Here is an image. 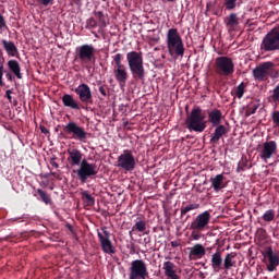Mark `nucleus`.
Listing matches in <instances>:
<instances>
[{"label":"nucleus","instance_id":"obj_1","mask_svg":"<svg viewBox=\"0 0 279 279\" xmlns=\"http://www.w3.org/2000/svg\"><path fill=\"white\" fill-rule=\"evenodd\" d=\"M166 43L169 56L172 58H184V41L178 28H170L166 35Z\"/></svg>","mask_w":279,"mask_h":279},{"label":"nucleus","instance_id":"obj_2","mask_svg":"<svg viewBox=\"0 0 279 279\" xmlns=\"http://www.w3.org/2000/svg\"><path fill=\"white\" fill-rule=\"evenodd\" d=\"M126 61L131 75L134 80H145V65L143 61V52L130 51L126 53Z\"/></svg>","mask_w":279,"mask_h":279},{"label":"nucleus","instance_id":"obj_3","mask_svg":"<svg viewBox=\"0 0 279 279\" xmlns=\"http://www.w3.org/2000/svg\"><path fill=\"white\" fill-rule=\"evenodd\" d=\"M259 49L263 53L279 51V25L263 37Z\"/></svg>","mask_w":279,"mask_h":279},{"label":"nucleus","instance_id":"obj_4","mask_svg":"<svg viewBox=\"0 0 279 279\" xmlns=\"http://www.w3.org/2000/svg\"><path fill=\"white\" fill-rule=\"evenodd\" d=\"M186 128L190 132H204L206 130V117L202 112V108L192 109L186 120Z\"/></svg>","mask_w":279,"mask_h":279},{"label":"nucleus","instance_id":"obj_5","mask_svg":"<svg viewBox=\"0 0 279 279\" xmlns=\"http://www.w3.org/2000/svg\"><path fill=\"white\" fill-rule=\"evenodd\" d=\"M113 75L119 86H125L128 84V66L123 64V54L117 53L112 57Z\"/></svg>","mask_w":279,"mask_h":279},{"label":"nucleus","instance_id":"obj_6","mask_svg":"<svg viewBox=\"0 0 279 279\" xmlns=\"http://www.w3.org/2000/svg\"><path fill=\"white\" fill-rule=\"evenodd\" d=\"M99 173V169L97 168V165L88 162L86 158H84L78 166V169L76 170V175L83 184L85 182H88V178H95Z\"/></svg>","mask_w":279,"mask_h":279},{"label":"nucleus","instance_id":"obj_7","mask_svg":"<svg viewBox=\"0 0 279 279\" xmlns=\"http://www.w3.org/2000/svg\"><path fill=\"white\" fill-rule=\"evenodd\" d=\"M149 270L147 264L143 259H134L129 268V279H147Z\"/></svg>","mask_w":279,"mask_h":279},{"label":"nucleus","instance_id":"obj_8","mask_svg":"<svg viewBox=\"0 0 279 279\" xmlns=\"http://www.w3.org/2000/svg\"><path fill=\"white\" fill-rule=\"evenodd\" d=\"M97 236L104 254H109L110 256H112V254H117V248H114V245L110 240V232L108 231V227H101L100 229H97Z\"/></svg>","mask_w":279,"mask_h":279},{"label":"nucleus","instance_id":"obj_9","mask_svg":"<svg viewBox=\"0 0 279 279\" xmlns=\"http://www.w3.org/2000/svg\"><path fill=\"white\" fill-rule=\"evenodd\" d=\"M216 73L218 75H225L226 77L234 73V61L230 57H217L216 61Z\"/></svg>","mask_w":279,"mask_h":279},{"label":"nucleus","instance_id":"obj_10","mask_svg":"<svg viewBox=\"0 0 279 279\" xmlns=\"http://www.w3.org/2000/svg\"><path fill=\"white\" fill-rule=\"evenodd\" d=\"M117 167L123 171H134V169H136V157H134L132 150H123V153L118 157Z\"/></svg>","mask_w":279,"mask_h":279},{"label":"nucleus","instance_id":"obj_11","mask_svg":"<svg viewBox=\"0 0 279 279\" xmlns=\"http://www.w3.org/2000/svg\"><path fill=\"white\" fill-rule=\"evenodd\" d=\"M65 134H72V138L80 141V143H86L88 133L84 128L80 126L76 122H70L64 126Z\"/></svg>","mask_w":279,"mask_h":279},{"label":"nucleus","instance_id":"obj_12","mask_svg":"<svg viewBox=\"0 0 279 279\" xmlns=\"http://www.w3.org/2000/svg\"><path fill=\"white\" fill-rule=\"evenodd\" d=\"M210 211H203L202 214L197 215L191 222L190 230H196L197 232L206 230V228H208V223H210Z\"/></svg>","mask_w":279,"mask_h":279},{"label":"nucleus","instance_id":"obj_13","mask_svg":"<svg viewBox=\"0 0 279 279\" xmlns=\"http://www.w3.org/2000/svg\"><path fill=\"white\" fill-rule=\"evenodd\" d=\"M278 154V144L276 141L265 142L262 147L259 148V158L264 162L274 158Z\"/></svg>","mask_w":279,"mask_h":279},{"label":"nucleus","instance_id":"obj_14","mask_svg":"<svg viewBox=\"0 0 279 279\" xmlns=\"http://www.w3.org/2000/svg\"><path fill=\"white\" fill-rule=\"evenodd\" d=\"M76 53L78 56V60L84 62V64L88 62H93L95 60V47L93 45H82L76 47Z\"/></svg>","mask_w":279,"mask_h":279},{"label":"nucleus","instance_id":"obj_15","mask_svg":"<svg viewBox=\"0 0 279 279\" xmlns=\"http://www.w3.org/2000/svg\"><path fill=\"white\" fill-rule=\"evenodd\" d=\"M264 258L268 259V264L266 265L267 271L270 274L276 271L279 267V255L278 253L274 252V248L267 247L265 253L263 254Z\"/></svg>","mask_w":279,"mask_h":279},{"label":"nucleus","instance_id":"obj_16","mask_svg":"<svg viewBox=\"0 0 279 279\" xmlns=\"http://www.w3.org/2000/svg\"><path fill=\"white\" fill-rule=\"evenodd\" d=\"M74 93L78 96V99L82 104H93V92L86 83L78 85Z\"/></svg>","mask_w":279,"mask_h":279},{"label":"nucleus","instance_id":"obj_17","mask_svg":"<svg viewBox=\"0 0 279 279\" xmlns=\"http://www.w3.org/2000/svg\"><path fill=\"white\" fill-rule=\"evenodd\" d=\"M274 69V62L267 61L262 63L259 66H256L253 70V77L255 80H258V82H263L267 78V75H269V71Z\"/></svg>","mask_w":279,"mask_h":279},{"label":"nucleus","instance_id":"obj_18","mask_svg":"<svg viewBox=\"0 0 279 279\" xmlns=\"http://www.w3.org/2000/svg\"><path fill=\"white\" fill-rule=\"evenodd\" d=\"M84 158V154L82 150L77 148L68 149V160L71 167H80L82 165V160Z\"/></svg>","mask_w":279,"mask_h":279},{"label":"nucleus","instance_id":"obj_19","mask_svg":"<svg viewBox=\"0 0 279 279\" xmlns=\"http://www.w3.org/2000/svg\"><path fill=\"white\" fill-rule=\"evenodd\" d=\"M162 269L167 279H180V275H178V266L173 262H165Z\"/></svg>","mask_w":279,"mask_h":279},{"label":"nucleus","instance_id":"obj_20","mask_svg":"<svg viewBox=\"0 0 279 279\" xmlns=\"http://www.w3.org/2000/svg\"><path fill=\"white\" fill-rule=\"evenodd\" d=\"M214 128H215L214 133H211L210 135V143L214 145H217V143L221 141V137L226 136V134H228L230 130H228V128H226V125L223 124H218Z\"/></svg>","mask_w":279,"mask_h":279},{"label":"nucleus","instance_id":"obj_21","mask_svg":"<svg viewBox=\"0 0 279 279\" xmlns=\"http://www.w3.org/2000/svg\"><path fill=\"white\" fill-rule=\"evenodd\" d=\"M223 120V113L219 109H213L208 111V121L215 128L216 125H221Z\"/></svg>","mask_w":279,"mask_h":279},{"label":"nucleus","instance_id":"obj_22","mask_svg":"<svg viewBox=\"0 0 279 279\" xmlns=\"http://www.w3.org/2000/svg\"><path fill=\"white\" fill-rule=\"evenodd\" d=\"M225 25L228 32H236L239 29V15H236V13H231L225 19Z\"/></svg>","mask_w":279,"mask_h":279},{"label":"nucleus","instance_id":"obj_23","mask_svg":"<svg viewBox=\"0 0 279 279\" xmlns=\"http://www.w3.org/2000/svg\"><path fill=\"white\" fill-rule=\"evenodd\" d=\"M221 265H223V257L221 256V251H217L211 255V268L215 274L221 271Z\"/></svg>","mask_w":279,"mask_h":279},{"label":"nucleus","instance_id":"obj_24","mask_svg":"<svg viewBox=\"0 0 279 279\" xmlns=\"http://www.w3.org/2000/svg\"><path fill=\"white\" fill-rule=\"evenodd\" d=\"M1 43L3 45L4 51L7 52V56L10 58H15L19 54V48H16L14 41L2 39Z\"/></svg>","mask_w":279,"mask_h":279},{"label":"nucleus","instance_id":"obj_25","mask_svg":"<svg viewBox=\"0 0 279 279\" xmlns=\"http://www.w3.org/2000/svg\"><path fill=\"white\" fill-rule=\"evenodd\" d=\"M61 100L65 108H71V110H80V102H77V100H75L71 94H64Z\"/></svg>","mask_w":279,"mask_h":279},{"label":"nucleus","instance_id":"obj_26","mask_svg":"<svg viewBox=\"0 0 279 279\" xmlns=\"http://www.w3.org/2000/svg\"><path fill=\"white\" fill-rule=\"evenodd\" d=\"M203 258V256H206V248L202 244H195L190 248V258Z\"/></svg>","mask_w":279,"mask_h":279},{"label":"nucleus","instance_id":"obj_27","mask_svg":"<svg viewBox=\"0 0 279 279\" xmlns=\"http://www.w3.org/2000/svg\"><path fill=\"white\" fill-rule=\"evenodd\" d=\"M8 66L10 71L17 77V80H23V74L21 73V64L19 61L12 59L8 61Z\"/></svg>","mask_w":279,"mask_h":279},{"label":"nucleus","instance_id":"obj_28","mask_svg":"<svg viewBox=\"0 0 279 279\" xmlns=\"http://www.w3.org/2000/svg\"><path fill=\"white\" fill-rule=\"evenodd\" d=\"M236 258V253H228L223 259V269L226 271H230L232 267L236 266V262L234 260Z\"/></svg>","mask_w":279,"mask_h":279},{"label":"nucleus","instance_id":"obj_29","mask_svg":"<svg viewBox=\"0 0 279 279\" xmlns=\"http://www.w3.org/2000/svg\"><path fill=\"white\" fill-rule=\"evenodd\" d=\"M211 187L216 193H219L223 189V174H217L210 178Z\"/></svg>","mask_w":279,"mask_h":279},{"label":"nucleus","instance_id":"obj_30","mask_svg":"<svg viewBox=\"0 0 279 279\" xmlns=\"http://www.w3.org/2000/svg\"><path fill=\"white\" fill-rule=\"evenodd\" d=\"M201 207L202 205H199V203H189L187 205L181 207V217H184V215H189V213H191L192 210H197Z\"/></svg>","mask_w":279,"mask_h":279},{"label":"nucleus","instance_id":"obj_31","mask_svg":"<svg viewBox=\"0 0 279 279\" xmlns=\"http://www.w3.org/2000/svg\"><path fill=\"white\" fill-rule=\"evenodd\" d=\"M147 230V223L143 219H137L135 225L132 227V230L130 231V234L132 232H145Z\"/></svg>","mask_w":279,"mask_h":279},{"label":"nucleus","instance_id":"obj_32","mask_svg":"<svg viewBox=\"0 0 279 279\" xmlns=\"http://www.w3.org/2000/svg\"><path fill=\"white\" fill-rule=\"evenodd\" d=\"M262 219L263 221L270 223V221H274V219H276V211L274 209L266 210L262 216Z\"/></svg>","mask_w":279,"mask_h":279},{"label":"nucleus","instance_id":"obj_33","mask_svg":"<svg viewBox=\"0 0 279 279\" xmlns=\"http://www.w3.org/2000/svg\"><path fill=\"white\" fill-rule=\"evenodd\" d=\"M37 193H38L39 197L41 198V201L44 202V204H51V196H49V194H47V192H45L41 189H37Z\"/></svg>","mask_w":279,"mask_h":279},{"label":"nucleus","instance_id":"obj_34","mask_svg":"<svg viewBox=\"0 0 279 279\" xmlns=\"http://www.w3.org/2000/svg\"><path fill=\"white\" fill-rule=\"evenodd\" d=\"M96 19H98L100 27H106L108 25V19L101 11L96 12Z\"/></svg>","mask_w":279,"mask_h":279},{"label":"nucleus","instance_id":"obj_35","mask_svg":"<svg viewBox=\"0 0 279 279\" xmlns=\"http://www.w3.org/2000/svg\"><path fill=\"white\" fill-rule=\"evenodd\" d=\"M243 95H245V84L241 83L235 88V97H238V99H241V98H243Z\"/></svg>","mask_w":279,"mask_h":279},{"label":"nucleus","instance_id":"obj_36","mask_svg":"<svg viewBox=\"0 0 279 279\" xmlns=\"http://www.w3.org/2000/svg\"><path fill=\"white\" fill-rule=\"evenodd\" d=\"M257 110H258V106L257 105L248 106L246 111H245V117H252V114H256Z\"/></svg>","mask_w":279,"mask_h":279},{"label":"nucleus","instance_id":"obj_37","mask_svg":"<svg viewBox=\"0 0 279 279\" xmlns=\"http://www.w3.org/2000/svg\"><path fill=\"white\" fill-rule=\"evenodd\" d=\"M83 197H85L86 203H87L88 206H94L95 205V198L90 194H88V192H86V191L83 192Z\"/></svg>","mask_w":279,"mask_h":279},{"label":"nucleus","instance_id":"obj_38","mask_svg":"<svg viewBox=\"0 0 279 279\" xmlns=\"http://www.w3.org/2000/svg\"><path fill=\"white\" fill-rule=\"evenodd\" d=\"M226 10H234L236 8V0H225Z\"/></svg>","mask_w":279,"mask_h":279},{"label":"nucleus","instance_id":"obj_39","mask_svg":"<svg viewBox=\"0 0 279 279\" xmlns=\"http://www.w3.org/2000/svg\"><path fill=\"white\" fill-rule=\"evenodd\" d=\"M245 169H247V160H242L238 163L236 167V172L241 173L242 171H244Z\"/></svg>","mask_w":279,"mask_h":279},{"label":"nucleus","instance_id":"obj_40","mask_svg":"<svg viewBox=\"0 0 279 279\" xmlns=\"http://www.w3.org/2000/svg\"><path fill=\"white\" fill-rule=\"evenodd\" d=\"M271 119L275 128H279V110L272 112Z\"/></svg>","mask_w":279,"mask_h":279},{"label":"nucleus","instance_id":"obj_41","mask_svg":"<svg viewBox=\"0 0 279 279\" xmlns=\"http://www.w3.org/2000/svg\"><path fill=\"white\" fill-rule=\"evenodd\" d=\"M87 27H90L92 29H95L97 27V21L95 19L90 17L87 20Z\"/></svg>","mask_w":279,"mask_h":279},{"label":"nucleus","instance_id":"obj_42","mask_svg":"<svg viewBox=\"0 0 279 279\" xmlns=\"http://www.w3.org/2000/svg\"><path fill=\"white\" fill-rule=\"evenodd\" d=\"M0 29H8V24L5 23V17L0 14Z\"/></svg>","mask_w":279,"mask_h":279},{"label":"nucleus","instance_id":"obj_43","mask_svg":"<svg viewBox=\"0 0 279 279\" xmlns=\"http://www.w3.org/2000/svg\"><path fill=\"white\" fill-rule=\"evenodd\" d=\"M98 90H99L100 95H102V97H107L108 93L106 92V87L100 86L98 88Z\"/></svg>","mask_w":279,"mask_h":279},{"label":"nucleus","instance_id":"obj_44","mask_svg":"<svg viewBox=\"0 0 279 279\" xmlns=\"http://www.w3.org/2000/svg\"><path fill=\"white\" fill-rule=\"evenodd\" d=\"M5 97L10 102H12V89H8L5 92Z\"/></svg>","mask_w":279,"mask_h":279},{"label":"nucleus","instance_id":"obj_45","mask_svg":"<svg viewBox=\"0 0 279 279\" xmlns=\"http://www.w3.org/2000/svg\"><path fill=\"white\" fill-rule=\"evenodd\" d=\"M50 165L51 167H53V169H58L60 166L58 165V162H56V158H51L50 159Z\"/></svg>","mask_w":279,"mask_h":279},{"label":"nucleus","instance_id":"obj_46","mask_svg":"<svg viewBox=\"0 0 279 279\" xmlns=\"http://www.w3.org/2000/svg\"><path fill=\"white\" fill-rule=\"evenodd\" d=\"M40 3H43L44 5H51V3H53V0H40Z\"/></svg>","mask_w":279,"mask_h":279},{"label":"nucleus","instance_id":"obj_47","mask_svg":"<svg viewBox=\"0 0 279 279\" xmlns=\"http://www.w3.org/2000/svg\"><path fill=\"white\" fill-rule=\"evenodd\" d=\"M171 247H180V242L179 241H172L170 242Z\"/></svg>","mask_w":279,"mask_h":279},{"label":"nucleus","instance_id":"obj_48","mask_svg":"<svg viewBox=\"0 0 279 279\" xmlns=\"http://www.w3.org/2000/svg\"><path fill=\"white\" fill-rule=\"evenodd\" d=\"M40 132H41V134H49L48 129L45 126H40Z\"/></svg>","mask_w":279,"mask_h":279},{"label":"nucleus","instance_id":"obj_49","mask_svg":"<svg viewBox=\"0 0 279 279\" xmlns=\"http://www.w3.org/2000/svg\"><path fill=\"white\" fill-rule=\"evenodd\" d=\"M0 77H3V64L0 65Z\"/></svg>","mask_w":279,"mask_h":279},{"label":"nucleus","instance_id":"obj_50","mask_svg":"<svg viewBox=\"0 0 279 279\" xmlns=\"http://www.w3.org/2000/svg\"><path fill=\"white\" fill-rule=\"evenodd\" d=\"M193 239H194V241H199V235L196 234V235L193 236Z\"/></svg>","mask_w":279,"mask_h":279},{"label":"nucleus","instance_id":"obj_51","mask_svg":"<svg viewBox=\"0 0 279 279\" xmlns=\"http://www.w3.org/2000/svg\"><path fill=\"white\" fill-rule=\"evenodd\" d=\"M7 77H8V80L12 81V74L8 73Z\"/></svg>","mask_w":279,"mask_h":279},{"label":"nucleus","instance_id":"obj_52","mask_svg":"<svg viewBox=\"0 0 279 279\" xmlns=\"http://www.w3.org/2000/svg\"><path fill=\"white\" fill-rule=\"evenodd\" d=\"M0 86H3V76H0Z\"/></svg>","mask_w":279,"mask_h":279},{"label":"nucleus","instance_id":"obj_53","mask_svg":"<svg viewBox=\"0 0 279 279\" xmlns=\"http://www.w3.org/2000/svg\"><path fill=\"white\" fill-rule=\"evenodd\" d=\"M168 3H175V0H167Z\"/></svg>","mask_w":279,"mask_h":279}]
</instances>
